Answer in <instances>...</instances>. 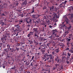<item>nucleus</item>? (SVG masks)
Masks as SVG:
<instances>
[{
    "label": "nucleus",
    "mask_w": 73,
    "mask_h": 73,
    "mask_svg": "<svg viewBox=\"0 0 73 73\" xmlns=\"http://www.w3.org/2000/svg\"><path fill=\"white\" fill-rule=\"evenodd\" d=\"M60 41L61 42H65V40L64 39H60Z\"/></svg>",
    "instance_id": "50"
},
{
    "label": "nucleus",
    "mask_w": 73,
    "mask_h": 73,
    "mask_svg": "<svg viewBox=\"0 0 73 73\" xmlns=\"http://www.w3.org/2000/svg\"><path fill=\"white\" fill-rule=\"evenodd\" d=\"M9 22H12V19H10V20L9 21Z\"/></svg>",
    "instance_id": "62"
},
{
    "label": "nucleus",
    "mask_w": 73,
    "mask_h": 73,
    "mask_svg": "<svg viewBox=\"0 0 73 73\" xmlns=\"http://www.w3.org/2000/svg\"><path fill=\"white\" fill-rule=\"evenodd\" d=\"M33 32H35V36H37V34L38 33H39L38 31V28H33Z\"/></svg>",
    "instance_id": "4"
},
{
    "label": "nucleus",
    "mask_w": 73,
    "mask_h": 73,
    "mask_svg": "<svg viewBox=\"0 0 73 73\" xmlns=\"http://www.w3.org/2000/svg\"><path fill=\"white\" fill-rule=\"evenodd\" d=\"M9 50L7 49V48H5L4 49L3 51L4 54H5L6 55H8V52L9 51Z\"/></svg>",
    "instance_id": "8"
},
{
    "label": "nucleus",
    "mask_w": 73,
    "mask_h": 73,
    "mask_svg": "<svg viewBox=\"0 0 73 73\" xmlns=\"http://www.w3.org/2000/svg\"><path fill=\"white\" fill-rule=\"evenodd\" d=\"M61 69H63V66L62 65H61L60 66Z\"/></svg>",
    "instance_id": "56"
},
{
    "label": "nucleus",
    "mask_w": 73,
    "mask_h": 73,
    "mask_svg": "<svg viewBox=\"0 0 73 73\" xmlns=\"http://www.w3.org/2000/svg\"><path fill=\"white\" fill-rule=\"evenodd\" d=\"M34 32H32V31H30L29 33V34L31 35L32 36V35H33V34Z\"/></svg>",
    "instance_id": "37"
},
{
    "label": "nucleus",
    "mask_w": 73,
    "mask_h": 73,
    "mask_svg": "<svg viewBox=\"0 0 73 73\" xmlns=\"http://www.w3.org/2000/svg\"><path fill=\"white\" fill-rule=\"evenodd\" d=\"M0 24L2 26H3L5 25L6 24H5L4 23H3V22H2Z\"/></svg>",
    "instance_id": "40"
},
{
    "label": "nucleus",
    "mask_w": 73,
    "mask_h": 73,
    "mask_svg": "<svg viewBox=\"0 0 73 73\" xmlns=\"http://www.w3.org/2000/svg\"><path fill=\"white\" fill-rule=\"evenodd\" d=\"M31 36L29 34L27 35V37H31Z\"/></svg>",
    "instance_id": "60"
},
{
    "label": "nucleus",
    "mask_w": 73,
    "mask_h": 73,
    "mask_svg": "<svg viewBox=\"0 0 73 73\" xmlns=\"http://www.w3.org/2000/svg\"><path fill=\"white\" fill-rule=\"evenodd\" d=\"M10 50L11 52V53H14V48H10Z\"/></svg>",
    "instance_id": "22"
},
{
    "label": "nucleus",
    "mask_w": 73,
    "mask_h": 73,
    "mask_svg": "<svg viewBox=\"0 0 73 73\" xmlns=\"http://www.w3.org/2000/svg\"><path fill=\"white\" fill-rule=\"evenodd\" d=\"M50 55V56H47V57L46 58L47 60H52V59L53 58V57H52V55L51 54H49V55Z\"/></svg>",
    "instance_id": "11"
},
{
    "label": "nucleus",
    "mask_w": 73,
    "mask_h": 73,
    "mask_svg": "<svg viewBox=\"0 0 73 73\" xmlns=\"http://www.w3.org/2000/svg\"><path fill=\"white\" fill-rule=\"evenodd\" d=\"M25 21L27 22V24H30L32 21V19H31L26 18Z\"/></svg>",
    "instance_id": "5"
},
{
    "label": "nucleus",
    "mask_w": 73,
    "mask_h": 73,
    "mask_svg": "<svg viewBox=\"0 0 73 73\" xmlns=\"http://www.w3.org/2000/svg\"><path fill=\"white\" fill-rule=\"evenodd\" d=\"M29 42L30 43L29 44H33V41L31 40H29Z\"/></svg>",
    "instance_id": "39"
},
{
    "label": "nucleus",
    "mask_w": 73,
    "mask_h": 73,
    "mask_svg": "<svg viewBox=\"0 0 73 73\" xmlns=\"http://www.w3.org/2000/svg\"><path fill=\"white\" fill-rule=\"evenodd\" d=\"M58 59V56H57L56 58L55 59V61H57Z\"/></svg>",
    "instance_id": "48"
},
{
    "label": "nucleus",
    "mask_w": 73,
    "mask_h": 73,
    "mask_svg": "<svg viewBox=\"0 0 73 73\" xmlns=\"http://www.w3.org/2000/svg\"><path fill=\"white\" fill-rule=\"evenodd\" d=\"M53 37H54V36H49L48 37V38H50V39H52V38H53Z\"/></svg>",
    "instance_id": "57"
},
{
    "label": "nucleus",
    "mask_w": 73,
    "mask_h": 73,
    "mask_svg": "<svg viewBox=\"0 0 73 73\" xmlns=\"http://www.w3.org/2000/svg\"><path fill=\"white\" fill-rule=\"evenodd\" d=\"M67 56V53L66 52H63L62 54V60L63 61H65L66 59V56Z\"/></svg>",
    "instance_id": "3"
},
{
    "label": "nucleus",
    "mask_w": 73,
    "mask_h": 73,
    "mask_svg": "<svg viewBox=\"0 0 73 73\" xmlns=\"http://www.w3.org/2000/svg\"><path fill=\"white\" fill-rule=\"evenodd\" d=\"M67 1H65L64 2L62 3H64V5L65 6V4H66V3H67Z\"/></svg>",
    "instance_id": "52"
},
{
    "label": "nucleus",
    "mask_w": 73,
    "mask_h": 73,
    "mask_svg": "<svg viewBox=\"0 0 73 73\" xmlns=\"http://www.w3.org/2000/svg\"><path fill=\"white\" fill-rule=\"evenodd\" d=\"M50 11L51 12H57V10L56 9L54 8V6H52L51 7H50Z\"/></svg>",
    "instance_id": "6"
},
{
    "label": "nucleus",
    "mask_w": 73,
    "mask_h": 73,
    "mask_svg": "<svg viewBox=\"0 0 73 73\" xmlns=\"http://www.w3.org/2000/svg\"><path fill=\"white\" fill-rule=\"evenodd\" d=\"M32 57L31 59V61H32L33 60V59H34V58H35V56H32Z\"/></svg>",
    "instance_id": "41"
},
{
    "label": "nucleus",
    "mask_w": 73,
    "mask_h": 73,
    "mask_svg": "<svg viewBox=\"0 0 73 73\" xmlns=\"http://www.w3.org/2000/svg\"><path fill=\"white\" fill-rule=\"evenodd\" d=\"M66 40L67 42H69L70 41V40H71V39H70V38H68L66 39Z\"/></svg>",
    "instance_id": "34"
},
{
    "label": "nucleus",
    "mask_w": 73,
    "mask_h": 73,
    "mask_svg": "<svg viewBox=\"0 0 73 73\" xmlns=\"http://www.w3.org/2000/svg\"><path fill=\"white\" fill-rule=\"evenodd\" d=\"M65 27V25H61L60 27L61 28H64V27Z\"/></svg>",
    "instance_id": "29"
},
{
    "label": "nucleus",
    "mask_w": 73,
    "mask_h": 73,
    "mask_svg": "<svg viewBox=\"0 0 73 73\" xmlns=\"http://www.w3.org/2000/svg\"><path fill=\"white\" fill-rule=\"evenodd\" d=\"M71 28H72V26H71L68 27L67 29L68 30V31L70 29H71Z\"/></svg>",
    "instance_id": "43"
},
{
    "label": "nucleus",
    "mask_w": 73,
    "mask_h": 73,
    "mask_svg": "<svg viewBox=\"0 0 73 73\" xmlns=\"http://www.w3.org/2000/svg\"><path fill=\"white\" fill-rule=\"evenodd\" d=\"M32 16L33 19H37L38 17H36V15H32Z\"/></svg>",
    "instance_id": "23"
},
{
    "label": "nucleus",
    "mask_w": 73,
    "mask_h": 73,
    "mask_svg": "<svg viewBox=\"0 0 73 73\" xmlns=\"http://www.w3.org/2000/svg\"><path fill=\"white\" fill-rule=\"evenodd\" d=\"M17 50V52H18L19 50V48H17V47L16 48V50Z\"/></svg>",
    "instance_id": "63"
},
{
    "label": "nucleus",
    "mask_w": 73,
    "mask_h": 73,
    "mask_svg": "<svg viewBox=\"0 0 73 73\" xmlns=\"http://www.w3.org/2000/svg\"><path fill=\"white\" fill-rule=\"evenodd\" d=\"M7 49H8V50H9V48H11V46L10 45L7 44Z\"/></svg>",
    "instance_id": "24"
},
{
    "label": "nucleus",
    "mask_w": 73,
    "mask_h": 73,
    "mask_svg": "<svg viewBox=\"0 0 73 73\" xmlns=\"http://www.w3.org/2000/svg\"><path fill=\"white\" fill-rule=\"evenodd\" d=\"M15 69H16V67L15 66H14L13 67L11 68V69H13L14 70H15Z\"/></svg>",
    "instance_id": "47"
},
{
    "label": "nucleus",
    "mask_w": 73,
    "mask_h": 73,
    "mask_svg": "<svg viewBox=\"0 0 73 73\" xmlns=\"http://www.w3.org/2000/svg\"><path fill=\"white\" fill-rule=\"evenodd\" d=\"M39 34H40V33H38V34H36V36H35V34L34 35V37H38L39 36H38V35H39Z\"/></svg>",
    "instance_id": "35"
},
{
    "label": "nucleus",
    "mask_w": 73,
    "mask_h": 73,
    "mask_svg": "<svg viewBox=\"0 0 73 73\" xmlns=\"http://www.w3.org/2000/svg\"><path fill=\"white\" fill-rule=\"evenodd\" d=\"M19 44H20V45L21 46H22L23 45V44H25V43H23L21 42Z\"/></svg>",
    "instance_id": "51"
},
{
    "label": "nucleus",
    "mask_w": 73,
    "mask_h": 73,
    "mask_svg": "<svg viewBox=\"0 0 73 73\" xmlns=\"http://www.w3.org/2000/svg\"><path fill=\"white\" fill-rule=\"evenodd\" d=\"M63 19L65 20V21L66 22L67 24H68V19H67V16L66 15L63 16Z\"/></svg>",
    "instance_id": "12"
},
{
    "label": "nucleus",
    "mask_w": 73,
    "mask_h": 73,
    "mask_svg": "<svg viewBox=\"0 0 73 73\" xmlns=\"http://www.w3.org/2000/svg\"><path fill=\"white\" fill-rule=\"evenodd\" d=\"M46 23L47 24H49V23H50V21L49 19H47L46 21Z\"/></svg>",
    "instance_id": "27"
},
{
    "label": "nucleus",
    "mask_w": 73,
    "mask_h": 73,
    "mask_svg": "<svg viewBox=\"0 0 73 73\" xmlns=\"http://www.w3.org/2000/svg\"><path fill=\"white\" fill-rule=\"evenodd\" d=\"M53 4L55 6V7H57L58 6V3L56 2H54V3H53Z\"/></svg>",
    "instance_id": "19"
},
{
    "label": "nucleus",
    "mask_w": 73,
    "mask_h": 73,
    "mask_svg": "<svg viewBox=\"0 0 73 73\" xmlns=\"http://www.w3.org/2000/svg\"><path fill=\"white\" fill-rule=\"evenodd\" d=\"M50 55H48L47 54H44L43 55L42 57V58L44 60V59H45V58H46L47 57V56H49Z\"/></svg>",
    "instance_id": "9"
},
{
    "label": "nucleus",
    "mask_w": 73,
    "mask_h": 73,
    "mask_svg": "<svg viewBox=\"0 0 73 73\" xmlns=\"http://www.w3.org/2000/svg\"><path fill=\"white\" fill-rule=\"evenodd\" d=\"M54 36H54V37H59V36H58V35L57 34H54Z\"/></svg>",
    "instance_id": "33"
},
{
    "label": "nucleus",
    "mask_w": 73,
    "mask_h": 73,
    "mask_svg": "<svg viewBox=\"0 0 73 73\" xmlns=\"http://www.w3.org/2000/svg\"><path fill=\"white\" fill-rule=\"evenodd\" d=\"M59 65H60V64H55V66L56 68H58V66H59Z\"/></svg>",
    "instance_id": "32"
},
{
    "label": "nucleus",
    "mask_w": 73,
    "mask_h": 73,
    "mask_svg": "<svg viewBox=\"0 0 73 73\" xmlns=\"http://www.w3.org/2000/svg\"><path fill=\"white\" fill-rule=\"evenodd\" d=\"M41 46L42 47H45V46H46V44H42L41 45V46Z\"/></svg>",
    "instance_id": "44"
},
{
    "label": "nucleus",
    "mask_w": 73,
    "mask_h": 73,
    "mask_svg": "<svg viewBox=\"0 0 73 73\" xmlns=\"http://www.w3.org/2000/svg\"><path fill=\"white\" fill-rule=\"evenodd\" d=\"M67 56H68V57H69L70 56H71V54L69 52H68L67 53Z\"/></svg>",
    "instance_id": "25"
},
{
    "label": "nucleus",
    "mask_w": 73,
    "mask_h": 73,
    "mask_svg": "<svg viewBox=\"0 0 73 73\" xmlns=\"http://www.w3.org/2000/svg\"><path fill=\"white\" fill-rule=\"evenodd\" d=\"M70 44L71 45V46L72 47H73V44L72 43H70L69 42L67 43V45L68 46V47L69 46V45H70Z\"/></svg>",
    "instance_id": "18"
},
{
    "label": "nucleus",
    "mask_w": 73,
    "mask_h": 73,
    "mask_svg": "<svg viewBox=\"0 0 73 73\" xmlns=\"http://www.w3.org/2000/svg\"><path fill=\"white\" fill-rule=\"evenodd\" d=\"M50 2L51 3H54V1L53 0H49Z\"/></svg>",
    "instance_id": "42"
},
{
    "label": "nucleus",
    "mask_w": 73,
    "mask_h": 73,
    "mask_svg": "<svg viewBox=\"0 0 73 73\" xmlns=\"http://www.w3.org/2000/svg\"><path fill=\"white\" fill-rule=\"evenodd\" d=\"M20 29H16L15 30H14L13 31V34L14 35H15L16 34V32H20Z\"/></svg>",
    "instance_id": "7"
},
{
    "label": "nucleus",
    "mask_w": 73,
    "mask_h": 73,
    "mask_svg": "<svg viewBox=\"0 0 73 73\" xmlns=\"http://www.w3.org/2000/svg\"><path fill=\"white\" fill-rule=\"evenodd\" d=\"M69 8V9H68V10L70 12H73V7H70Z\"/></svg>",
    "instance_id": "17"
},
{
    "label": "nucleus",
    "mask_w": 73,
    "mask_h": 73,
    "mask_svg": "<svg viewBox=\"0 0 73 73\" xmlns=\"http://www.w3.org/2000/svg\"><path fill=\"white\" fill-rule=\"evenodd\" d=\"M46 9V7L45 6L43 8V10Z\"/></svg>",
    "instance_id": "58"
},
{
    "label": "nucleus",
    "mask_w": 73,
    "mask_h": 73,
    "mask_svg": "<svg viewBox=\"0 0 73 73\" xmlns=\"http://www.w3.org/2000/svg\"><path fill=\"white\" fill-rule=\"evenodd\" d=\"M70 62V60L69 59H68L67 60L66 62L67 64H69Z\"/></svg>",
    "instance_id": "36"
},
{
    "label": "nucleus",
    "mask_w": 73,
    "mask_h": 73,
    "mask_svg": "<svg viewBox=\"0 0 73 73\" xmlns=\"http://www.w3.org/2000/svg\"><path fill=\"white\" fill-rule=\"evenodd\" d=\"M0 8H3V5H0Z\"/></svg>",
    "instance_id": "64"
},
{
    "label": "nucleus",
    "mask_w": 73,
    "mask_h": 73,
    "mask_svg": "<svg viewBox=\"0 0 73 73\" xmlns=\"http://www.w3.org/2000/svg\"><path fill=\"white\" fill-rule=\"evenodd\" d=\"M70 53H73V50H71L70 51Z\"/></svg>",
    "instance_id": "54"
},
{
    "label": "nucleus",
    "mask_w": 73,
    "mask_h": 73,
    "mask_svg": "<svg viewBox=\"0 0 73 73\" xmlns=\"http://www.w3.org/2000/svg\"><path fill=\"white\" fill-rule=\"evenodd\" d=\"M53 31V35H54V34H55L56 32H57V29H55V30H52Z\"/></svg>",
    "instance_id": "21"
},
{
    "label": "nucleus",
    "mask_w": 73,
    "mask_h": 73,
    "mask_svg": "<svg viewBox=\"0 0 73 73\" xmlns=\"http://www.w3.org/2000/svg\"><path fill=\"white\" fill-rule=\"evenodd\" d=\"M69 33V32H68V31H66L65 33L64 34V35L65 36H66V35H67Z\"/></svg>",
    "instance_id": "38"
},
{
    "label": "nucleus",
    "mask_w": 73,
    "mask_h": 73,
    "mask_svg": "<svg viewBox=\"0 0 73 73\" xmlns=\"http://www.w3.org/2000/svg\"><path fill=\"white\" fill-rule=\"evenodd\" d=\"M51 57H52V58L51 59V60H51V62H53L54 61V60L53 59V58H54V56H52Z\"/></svg>",
    "instance_id": "46"
},
{
    "label": "nucleus",
    "mask_w": 73,
    "mask_h": 73,
    "mask_svg": "<svg viewBox=\"0 0 73 73\" xmlns=\"http://www.w3.org/2000/svg\"><path fill=\"white\" fill-rule=\"evenodd\" d=\"M15 27H16V29H20V26H19V24L15 25Z\"/></svg>",
    "instance_id": "14"
},
{
    "label": "nucleus",
    "mask_w": 73,
    "mask_h": 73,
    "mask_svg": "<svg viewBox=\"0 0 73 73\" xmlns=\"http://www.w3.org/2000/svg\"><path fill=\"white\" fill-rule=\"evenodd\" d=\"M70 15V19H73V14H70L69 13L68 14V16Z\"/></svg>",
    "instance_id": "15"
},
{
    "label": "nucleus",
    "mask_w": 73,
    "mask_h": 73,
    "mask_svg": "<svg viewBox=\"0 0 73 73\" xmlns=\"http://www.w3.org/2000/svg\"><path fill=\"white\" fill-rule=\"evenodd\" d=\"M20 45V43H17L16 45L17 46H19Z\"/></svg>",
    "instance_id": "55"
},
{
    "label": "nucleus",
    "mask_w": 73,
    "mask_h": 73,
    "mask_svg": "<svg viewBox=\"0 0 73 73\" xmlns=\"http://www.w3.org/2000/svg\"><path fill=\"white\" fill-rule=\"evenodd\" d=\"M55 51L56 53H58V52L60 51V50H59V48L55 49Z\"/></svg>",
    "instance_id": "28"
},
{
    "label": "nucleus",
    "mask_w": 73,
    "mask_h": 73,
    "mask_svg": "<svg viewBox=\"0 0 73 73\" xmlns=\"http://www.w3.org/2000/svg\"><path fill=\"white\" fill-rule=\"evenodd\" d=\"M58 45L60 46H62V47H63V46H64V44L62 42L59 43Z\"/></svg>",
    "instance_id": "20"
},
{
    "label": "nucleus",
    "mask_w": 73,
    "mask_h": 73,
    "mask_svg": "<svg viewBox=\"0 0 73 73\" xmlns=\"http://www.w3.org/2000/svg\"><path fill=\"white\" fill-rule=\"evenodd\" d=\"M40 64H43V63L42 62V61H40Z\"/></svg>",
    "instance_id": "59"
},
{
    "label": "nucleus",
    "mask_w": 73,
    "mask_h": 73,
    "mask_svg": "<svg viewBox=\"0 0 73 73\" xmlns=\"http://www.w3.org/2000/svg\"><path fill=\"white\" fill-rule=\"evenodd\" d=\"M35 25H36L37 24H39V22H38V21H36L35 22Z\"/></svg>",
    "instance_id": "49"
},
{
    "label": "nucleus",
    "mask_w": 73,
    "mask_h": 73,
    "mask_svg": "<svg viewBox=\"0 0 73 73\" xmlns=\"http://www.w3.org/2000/svg\"><path fill=\"white\" fill-rule=\"evenodd\" d=\"M69 36H70V37H68L69 38H72V37H73V35H72V34H69Z\"/></svg>",
    "instance_id": "26"
},
{
    "label": "nucleus",
    "mask_w": 73,
    "mask_h": 73,
    "mask_svg": "<svg viewBox=\"0 0 73 73\" xmlns=\"http://www.w3.org/2000/svg\"><path fill=\"white\" fill-rule=\"evenodd\" d=\"M60 16V14L57 13V14H55L52 15V17H53L52 18V17L50 15H49L48 16V19L49 20H51L54 21V22H56L58 21V20L57 19H59Z\"/></svg>",
    "instance_id": "1"
},
{
    "label": "nucleus",
    "mask_w": 73,
    "mask_h": 73,
    "mask_svg": "<svg viewBox=\"0 0 73 73\" xmlns=\"http://www.w3.org/2000/svg\"><path fill=\"white\" fill-rule=\"evenodd\" d=\"M9 37L10 36H9V33H7L5 34V36L3 37L2 38H1V41L3 43H4L5 41H6V38H8V39H9Z\"/></svg>",
    "instance_id": "2"
},
{
    "label": "nucleus",
    "mask_w": 73,
    "mask_h": 73,
    "mask_svg": "<svg viewBox=\"0 0 73 73\" xmlns=\"http://www.w3.org/2000/svg\"><path fill=\"white\" fill-rule=\"evenodd\" d=\"M19 1H22L23 3L22 4V5H25V4H26V3H27V0H25L24 1L23 0H19Z\"/></svg>",
    "instance_id": "10"
},
{
    "label": "nucleus",
    "mask_w": 73,
    "mask_h": 73,
    "mask_svg": "<svg viewBox=\"0 0 73 73\" xmlns=\"http://www.w3.org/2000/svg\"><path fill=\"white\" fill-rule=\"evenodd\" d=\"M51 50H53L54 49H55V48H54V47H52L51 48Z\"/></svg>",
    "instance_id": "53"
},
{
    "label": "nucleus",
    "mask_w": 73,
    "mask_h": 73,
    "mask_svg": "<svg viewBox=\"0 0 73 73\" xmlns=\"http://www.w3.org/2000/svg\"><path fill=\"white\" fill-rule=\"evenodd\" d=\"M65 4L64 3H61L59 6V7L60 8H61V7H65Z\"/></svg>",
    "instance_id": "16"
},
{
    "label": "nucleus",
    "mask_w": 73,
    "mask_h": 73,
    "mask_svg": "<svg viewBox=\"0 0 73 73\" xmlns=\"http://www.w3.org/2000/svg\"><path fill=\"white\" fill-rule=\"evenodd\" d=\"M34 12H35V9H34V8H33L32 10L31 13H33Z\"/></svg>",
    "instance_id": "30"
},
{
    "label": "nucleus",
    "mask_w": 73,
    "mask_h": 73,
    "mask_svg": "<svg viewBox=\"0 0 73 73\" xmlns=\"http://www.w3.org/2000/svg\"><path fill=\"white\" fill-rule=\"evenodd\" d=\"M45 47H44L43 48L40 49V51L41 52H42V54H44V53L45 52Z\"/></svg>",
    "instance_id": "13"
},
{
    "label": "nucleus",
    "mask_w": 73,
    "mask_h": 73,
    "mask_svg": "<svg viewBox=\"0 0 73 73\" xmlns=\"http://www.w3.org/2000/svg\"><path fill=\"white\" fill-rule=\"evenodd\" d=\"M45 4H47V5H48V4H49V2H47L45 3Z\"/></svg>",
    "instance_id": "61"
},
{
    "label": "nucleus",
    "mask_w": 73,
    "mask_h": 73,
    "mask_svg": "<svg viewBox=\"0 0 73 73\" xmlns=\"http://www.w3.org/2000/svg\"><path fill=\"white\" fill-rule=\"evenodd\" d=\"M19 24H21V23H23V20H22L21 19V20L19 21Z\"/></svg>",
    "instance_id": "31"
},
{
    "label": "nucleus",
    "mask_w": 73,
    "mask_h": 73,
    "mask_svg": "<svg viewBox=\"0 0 73 73\" xmlns=\"http://www.w3.org/2000/svg\"><path fill=\"white\" fill-rule=\"evenodd\" d=\"M41 46L42 47H45V46H46V44H42L41 45V46Z\"/></svg>",
    "instance_id": "45"
}]
</instances>
